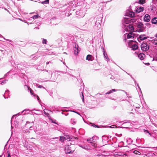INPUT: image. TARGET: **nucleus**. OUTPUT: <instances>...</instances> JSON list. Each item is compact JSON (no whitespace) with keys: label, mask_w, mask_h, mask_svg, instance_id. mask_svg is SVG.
Instances as JSON below:
<instances>
[{"label":"nucleus","mask_w":157,"mask_h":157,"mask_svg":"<svg viewBox=\"0 0 157 157\" xmlns=\"http://www.w3.org/2000/svg\"><path fill=\"white\" fill-rule=\"evenodd\" d=\"M90 143L91 144L92 146L94 147H97V144L95 143V141H93L90 142Z\"/></svg>","instance_id":"obj_25"},{"label":"nucleus","mask_w":157,"mask_h":157,"mask_svg":"<svg viewBox=\"0 0 157 157\" xmlns=\"http://www.w3.org/2000/svg\"><path fill=\"white\" fill-rule=\"evenodd\" d=\"M33 129V128L32 126H30L29 128V129L30 130H32Z\"/></svg>","instance_id":"obj_59"},{"label":"nucleus","mask_w":157,"mask_h":157,"mask_svg":"<svg viewBox=\"0 0 157 157\" xmlns=\"http://www.w3.org/2000/svg\"><path fill=\"white\" fill-rule=\"evenodd\" d=\"M117 90L115 89H112V90L109 91L105 94H111L113 92L116 91Z\"/></svg>","instance_id":"obj_20"},{"label":"nucleus","mask_w":157,"mask_h":157,"mask_svg":"<svg viewBox=\"0 0 157 157\" xmlns=\"http://www.w3.org/2000/svg\"><path fill=\"white\" fill-rule=\"evenodd\" d=\"M151 10H153V11H155L156 10L155 7L154 6H151Z\"/></svg>","instance_id":"obj_37"},{"label":"nucleus","mask_w":157,"mask_h":157,"mask_svg":"<svg viewBox=\"0 0 157 157\" xmlns=\"http://www.w3.org/2000/svg\"><path fill=\"white\" fill-rule=\"evenodd\" d=\"M80 50H74V54L75 56H77L80 52Z\"/></svg>","instance_id":"obj_27"},{"label":"nucleus","mask_w":157,"mask_h":157,"mask_svg":"<svg viewBox=\"0 0 157 157\" xmlns=\"http://www.w3.org/2000/svg\"><path fill=\"white\" fill-rule=\"evenodd\" d=\"M9 72H10V71H9L8 72H7L5 74V75H4V77L3 78H0V80H1V79H3L4 78H5L6 77H7L9 75Z\"/></svg>","instance_id":"obj_31"},{"label":"nucleus","mask_w":157,"mask_h":157,"mask_svg":"<svg viewBox=\"0 0 157 157\" xmlns=\"http://www.w3.org/2000/svg\"><path fill=\"white\" fill-rule=\"evenodd\" d=\"M61 113L62 114H64L66 116H67L68 115V113H64L63 112H61Z\"/></svg>","instance_id":"obj_52"},{"label":"nucleus","mask_w":157,"mask_h":157,"mask_svg":"<svg viewBox=\"0 0 157 157\" xmlns=\"http://www.w3.org/2000/svg\"><path fill=\"white\" fill-rule=\"evenodd\" d=\"M134 81V83H135V86H136V85H137V84H138L136 80H135V79H134V80H133Z\"/></svg>","instance_id":"obj_58"},{"label":"nucleus","mask_w":157,"mask_h":157,"mask_svg":"<svg viewBox=\"0 0 157 157\" xmlns=\"http://www.w3.org/2000/svg\"><path fill=\"white\" fill-rule=\"evenodd\" d=\"M134 54L137 55L139 58L140 60H142L144 59L145 55L143 53H141L140 54H138V52H135L134 53Z\"/></svg>","instance_id":"obj_9"},{"label":"nucleus","mask_w":157,"mask_h":157,"mask_svg":"<svg viewBox=\"0 0 157 157\" xmlns=\"http://www.w3.org/2000/svg\"><path fill=\"white\" fill-rule=\"evenodd\" d=\"M36 86L40 88H43L44 89H45V88L43 86L40 85H39L38 84H37L36 85Z\"/></svg>","instance_id":"obj_40"},{"label":"nucleus","mask_w":157,"mask_h":157,"mask_svg":"<svg viewBox=\"0 0 157 157\" xmlns=\"http://www.w3.org/2000/svg\"><path fill=\"white\" fill-rule=\"evenodd\" d=\"M127 141V142L128 143H132L133 142V140L131 138H129L128 139Z\"/></svg>","instance_id":"obj_39"},{"label":"nucleus","mask_w":157,"mask_h":157,"mask_svg":"<svg viewBox=\"0 0 157 157\" xmlns=\"http://www.w3.org/2000/svg\"><path fill=\"white\" fill-rule=\"evenodd\" d=\"M30 91L31 94L33 95L34 96V94H35L33 93V91L32 90H30Z\"/></svg>","instance_id":"obj_50"},{"label":"nucleus","mask_w":157,"mask_h":157,"mask_svg":"<svg viewBox=\"0 0 157 157\" xmlns=\"http://www.w3.org/2000/svg\"><path fill=\"white\" fill-rule=\"evenodd\" d=\"M141 49H149V47L147 44L144 43H142L141 45Z\"/></svg>","instance_id":"obj_14"},{"label":"nucleus","mask_w":157,"mask_h":157,"mask_svg":"<svg viewBox=\"0 0 157 157\" xmlns=\"http://www.w3.org/2000/svg\"><path fill=\"white\" fill-rule=\"evenodd\" d=\"M92 56L90 54L88 55L86 57V60L89 61H92L93 59H92Z\"/></svg>","instance_id":"obj_17"},{"label":"nucleus","mask_w":157,"mask_h":157,"mask_svg":"<svg viewBox=\"0 0 157 157\" xmlns=\"http://www.w3.org/2000/svg\"><path fill=\"white\" fill-rule=\"evenodd\" d=\"M142 50V51H143L147 52L149 50L146 49V50Z\"/></svg>","instance_id":"obj_63"},{"label":"nucleus","mask_w":157,"mask_h":157,"mask_svg":"<svg viewBox=\"0 0 157 157\" xmlns=\"http://www.w3.org/2000/svg\"><path fill=\"white\" fill-rule=\"evenodd\" d=\"M145 0H139V3L140 4H143L145 2Z\"/></svg>","instance_id":"obj_44"},{"label":"nucleus","mask_w":157,"mask_h":157,"mask_svg":"<svg viewBox=\"0 0 157 157\" xmlns=\"http://www.w3.org/2000/svg\"><path fill=\"white\" fill-rule=\"evenodd\" d=\"M49 2V0H45V1L42 2L41 3L43 4H48Z\"/></svg>","instance_id":"obj_30"},{"label":"nucleus","mask_w":157,"mask_h":157,"mask_svg":"<svg viewBox=\"0 0 157 157\" xmlns=\"http://www.w3.org/2000/svg\"><path fill=\"white\" fill-rule=\"evenodd\" d=\"M124 29L126 31H130V32L135 31L134 27L131 24L125 25L124 27Z\"/></svg>","instance_id":"obj_3"},{"label":"nucleus","mask_w":157,"mask_h":157,"mask_svg":"<svg viewBox=\"0 0 157 157\" xmlns=\"http://www.w3.org/2000/svg\"><path fill=\"white\" fill-rule=\"evenodd\" d=\"M73 46L74 48L76 49H78V45L75 43H74Z\"/></svg>","instance_id":"obj_33"},{"label":"nucleus","mask_w":157,"mask_h":157,"mask_svg":"<svg viewBox=\"0 0 157 157\" xmlns=\"http://www.w3.org/2000/svg\"><path fill=\"white\" fill-rule=\"evenodd\" d=\"M68 111H70V112H74V113H76L77 114H78V115H80V113H78V112H77L76 111H75V110H68Z\"/></svg>","instance_id":"obj_43"},{"label":"nucleus","mask_w":157,"mask_h":157,"mask_svg":"<svg viewBox=\"0 0 157 157\" xmlns=\"http://www.w3.org/2000/svg\"><path fill=\"white\" fill-rule=\"evenodd\" d=\"M126 155L125 154H124L123 153H118V155Z\"/></svg>","instance_id":"obj_51"},{"label":"nucleus","mask_w":157,"mask_h":157,"mask_svg":"<svg viewBox=\"0 0 157 157\" xmlns=\"http://www.w3.org/2000/svg\"><path fill=\"white\" fill-rule=\"evenodd\" d=\"M92 126L95 128H99L100 127L99 126L96 125L94 124H92Z\"/></svg>","instance_id":"obj_45"},{"label":"nucleus","mask_w":157,"mask_h":157,"mask_svg":"<svg viewBox=\"0 0 157 157\" xmlns=\"http://www.w3.org/2000/svg\"><path fill=\"white\" fill-rule=\"evenodd\" d=\"M151 55H149L150 57H153V59L157 61V50H150Z\"/></svg>","instance_id":"obj_4"},{"label":"nucleus","mask_w":157,"mask_h":157,"mask_svg":"<svg viewBox=\"0 0 157 157\" xmlns=\"http://www.w3.org/2000/svg\"><path fill=\"white\" fill-rule=\"evenodd\" d=\"M97 20L95 22V28H100L101 26L100 23L101 22V17L97 18Z\"/></svg>","instance_id":"obj_7"},{"label":"nucleus","mask_w":157,"mask_h":157,"mask_svg":"<svg viewBox=\"0 0 157 157\" xmlns=\"http://www.w3.org/2000/svg\"><path fill=\"white\" fill-rule=\"evenodd\" d=\"M34 96L36 97L37 99V100L40 103V104L41 102L39 97L36 94H34Z\"/></svg>","instance_id":"obj_26"},{"label":"nucleus","mask_w":157,"mask_h":157,"mask_svg":"<svg viewBox=\"0 0 157 157\" xmlns=\"http://www.w3.org/2000/svg\"><path fill=\"white\" fill-rule=\"evenodd\" d=\"M135 22L136 20H135L134 19L132 18L130 19L128 18L125 17L124 19V25H125V24H128L129 23H131V22L133 23Z\"/></svg>","instance_id":"obj_5"},{"label":"nucleus","mask_w":157,"mask_h":157,"mask_svg":"<svg viewBox=\"0 0 157 157\" xmlns=\"http://www.w3.org/2000/svg\"><path fill=\"white\" fill-rule=\"evenodd\" d=\"M82 93V95L81 96V97L82 98V101L83 102H84V96L83 94V93L82 92H81Z\"/></svg>","instance_id":"obj_42"},{"label":"nucleus","mask_w":157,"mask_h":157,"mask_svg":"<svg viewBox=\"0 0 157 157\" xmlns=\"http://www.w3.org/2000/svg\"><path fill=\"white\" fill-rule=\"evenodd\" d=\"M8 153L7 157H11L10 154L8 152Z\"/></svg>","instance_id":"obj_60"},{"label":"nucleus","mask_w":157,"mask_h":157,"mask_svg":"<svg viewBox=\"0 0 157 157\" xmlns=\"http://www.w3.org/2000/svg\"><path fill=\"white\" fill-rule=\"evenodd\" d=\"M134 14V13L133 12L130 11L129 10L127 11L125 13V16L128 17H133Z\"/></svg>","instance_id":"obj_13"},{"label":"nucleus","mask_w":157,"mask_h":157,"mask_svg":"<svg viewBox=\"0 0 157 157\" xmlns=\"http://www.w3.org/2000/svg\"><path fill=\"white\" fill-rule=\"evenodd\" d=\"M130 76L131 77V78L133 79V80H134L135 79L132 76V75H130Z\"/></svg>","instance_id":"obj_62"},{"label":"nucleus","mask_w":157,"mask_h":157,"mask_svg":"<svg viewBox=\"0 0 157 157\" xmlns=\"http://www.w3.org/2000/svg\"><path fill=\"white\" fill-rule=\"evenodd\" d=\"M44 71H45L47 72H48L49 73H50V72H51V71L50 70H43Z\"/></svg>","instance_id":"obj_57"},{"label":"nucleus","mask_w":157,"mask_h":157,"mask_svg":"<svg viewBox=\"0 0 157 157\" xmlns=\"http://www.w3.org/2000/svg\"><path fill=\"white\" fill-rule=\"evenodd\" d=\"M150 16L148 14H145L144 17V21L146 22H148L150 21Z\"/></svg>","instance_id":"obj_12"},{"label":"nucleus","mask_w":157,"mask_h":157,"mask_svg":"<svg viewBox=\"0 0 157 157\" xmlns=\"http://www.w3.org/2000/svg\"><path fill=\"white\" fill-rule=\"evenodd\" d=\"M148 38V37L147 36L145 35H141L139 36V37L138 38V40L139 41L140 40H144Z\"/></svg>","instance_id":"obj_10"},{"label":"nucleus","mask_w":157,"mask_h":157,"mask_svg":"<svg viewBox=\"0 0 157 157\" xmlns=\"http://www.w3.org/2000/svg\"><path fill=\"white\" fill-rule=\"evenodd\" d=\"M133 153H134L135 154H136V155H137V154L140 155L141 154V153L140 151H139L137 150H134L133 151Z\"/></svg>","instance_id":"obj_32"},{"label":"nucleus","mask_w":157,"mask_h":157,"mask_svg":"<svg viewBox=\"0 0 157 157\" xmlns=\"http://www.w3.org/2000/svg\"><path fill=\"white\" fill-rule=\"evenodd\" d=\"M151 22L152 24H156L157 23V17H154L153 18Z\"/></svg>","instance_id":"obj_18"},{"label":"nucleus","mask_w":157,"mask_h":157,"mask_svg":"<svg viewBox=\"0 0 157 157\" xmlns=\"http://www.w3.org/2000/svg\"><path fill=\"white\" fill-rule=\"evenodd\" d=\"M126 35L127 38L133 39L136 36V35L133 33V32H130L129 33L125 34Z\"/></svg>","instance_id":"obj_8"},{"label":"nucleus","mask_w":157,"mask_h":157,"mask_svg":"<svg viewBox=\"0 0 157 157\" xmlns=\"http://www.w3.org/2000/svg\"><path fill=\"white\" fill-rule=\"evenodd\" d=\"M38 14H37L36 15H34L33 17H31V18H33V19H36L38 17Z\"/></svg>","instance_id":"obj_34"},{"label":"nucleus","mask_w":157,"mask_h":157,"mask_svg":"<svg viewBox=\"0 0 157 157\" xmlns=\"http://www.w3.org/2000/svg\"><path fill=\"white\" fill-rule=\"evenodd\" d=\"M94 137H96V138H98V137L97 136H94L91 138H88V139H87V141L88 142H89V143L90 142L94 141L93 138H94Z\"/></svg>","instance_id":"obj_19"},{"label":"nucleus","mask_w":157,"mask_h":157,"mask_svg":"<svg viewBox=\"0 0 157 157\" xmlns=\"http://www.w3.org/2000/svg\"><path fill=\"white\" fill-rule=\"evenodd\" d=\"M27 110L28 111V110H29V109H25L23 111H22L21 113L19 112L15 115H13V116H12V119L17 115L19 116V115H20L22 113L24 112L25 111H26Z\"/></svg>","instance_id":"obj_22"},{"label":"nucleus","mask_w":157,"mask_h":157,"mask_svg":"<svg viewBox=\"0 0 157 157\" xmlns=\"http://www.w3.org/2000/svg\"><path fill=\"white\" fill-rule=\"evenodd\" d=\"M8 81V79H5L4 80H2L1 82V83L2 85H3V84H5L6 82Z\"/></svg>","instance_id":"obj_29"},{"label":"nucleus","mask_w":157,"mask_h":157,"mask_svg":"<svg viewBox=\"0 0 157 157\" xmlns=\"http://www.w3.org/2000/svg\"><path fill=\"white\" fill-rule=\"evenodd\" d=\"M144 132L145 133H149V134H151L149 132V131L147 130H145V129H144Z\"/></svg>","instance_id":"obj_47"},{"label":"nucleus","mask_w":157,"mask_h":157,"mask_svg":"<svg viewBox=\"0 0 157 157\" xmlns=\"http://www.w3.org/2000/svg\"><path fill=\"white\" fill-rule=\"evenodd\" d=\"M63 134L64 135L63 136L66 137H67V136H68V137L69 138V137H70V136H71V135H70L69 134L66 132H64V133H63Z\"/></svg>","instance_id":"obj_28"},{"label":"nucleus","mask_w":157,"mask_h":157,"mask_svg":"<svg viewBox=\"0 0 157 157\" xmlns=\"http://www.w3.org/2000/svg\"><path fill=\"white\" fill-rule=\"evenodd\" d=\"M103 50V54L104 58H105V59L106 60V61L108 62V61L109 60V58L107 56V54L106 51H105V50Z\"/></svg>","instance_id":"obj_15"},{"label":"nucleus","mask_w":157,"mask_h":157,"mask_svg":"<svg viewBox=\"0 0 157 157\" xmlns=\"http://www.w3.org/2000/svg\"><path fill=\"white\" fill-rule=\"evenodd\" d=\"M75 148L74 143V144L70 143V144H68L65 147V152L66 154L72 153L75 150Z\"/></svg>","instance_id":"obj_1"},{"label":"nucleus","mask_w":157,"mask_h":157,"mask_svg":"<svg viewBox=\"0 0 157 157\" xmlns=\"http://www.w3.org/2000/svg\"><path fill=\"white\" fill-rule=\"evenodd\" d=\"M136 24V26L138 29L137 31L139 32H143L144 29V25L141 22H138Z\"/></svg>","instance_id":"obj_2"},{"label":"nucleus","mask_w":157,"mask_h":157,"mask_svg":"<svg viewBox=\"0 0 157 157\" xmlns=\"http://www.w3.org/2000/svg\"><path fill=\"white\" fill-rule=\"evenodd\" d=\"M51 121H52V123H53L56 124H57L58 125V123L56 121V120L52 119V120H51Z\"/></svg>","instance_id":"obj_38"},{"label":"nucleus","mask_w":157,"mask_h":157,"mask_svg":"<svg viewBox=\"0 0 157 157\" xmlns=\"http://www.w3.org/2000/svg\"><path fill=\"white\" fill-rule=\"evenodd\" d=\"M9 90H6L3 95V97L5 99L7 98L8 96H9Z\"/></svg>","instance_id":"obj_16"},{"label":"nucleus","mask_w":157,"mask_h":157,"mask_svg":"<svg viewBox=\"0 0 157 157\" xmlns=\"http://www.w3.org/2000/svg\"><path fill=\"white\" fill-rule=\"evenodd\" d=\"M102 141H104L105 142H108V141H107V140L109 138V136H103L102 137Z\"/></svg>","instance_id":"obj_21"},{"label":"nucleus","mask_w":157,"mask_h":157,"mask_svg":"<svg viewBox=\"0 0 157 157\" xmlns=\"http://www.w3.org/2000/svg\"><path fill=\"white\" fill-rule=\"evenodd\" d=\"M124 142L123 141H121L120 143V144L121 145V146H122L124 145Z\"/></svg>","instance_id":"obj_53"},{"label":"nucleus","mask_w":157,"mask_h":157,"mask_svg":"<svg viewBox=\"0 0 157 157\" xmlns=\"http://www.w3.org/2000/svg\"><path fill=\"white\" fill-rule=\"evenodd\" d=\"M144 10V8L142 7H139V8L138 7L136 10V12L138 13H139L141 11H143Z\"/></svg>","instance_id":"obj_24"},{"label":"nucleus","mask_w":157,"mask_h":157,"mask_svg":"<svg viewBox=\"0 0 157 157\" xmlns=\"http://www.w3.org/2000/svg\"><path fill=\"white\" fill-rule=\"evenodd\" d=\"M65 137V138L66 139V138H67V139H66V140H67L68 141V140H69V138H70L68 137V136H67V137Z\"/></svg>","instance_id":"obj_61"},{"label":"nucleus","mask_w":157,"mask_h":157,"mask_svg":"<svg viewBox=\"0 0 157 157\" xmlns=\"http://www.w3.org/2000/svg\"><path fill=\"white\" fill-rule=\"evenodd\" d=\"M18 121H14V124H15V127H17L18 126Z\"/></svg>","instance_id":"obj_35"},{"label":"nucleus","mask_w":157,"mask_h":157,"mask_svg":"<svg viewBox=\"0 0 157 157\" xmlns=\"http://www.w3.org/2000/svg\"><path fill=\"white\" fill-rule=\"evenodd\" d=\"M27 132V130H25L24 131V132L25 133H26Z\"/></svg>","instance_id":"obj_64"},{"label":"nucleus","mask_w":157,"mask_h":157,"mask_svg":"<svg viewBox=\"0 0 157 157\" xmlns=\"http://www.w3.org/2000/svg\"><path fill=\"white\" fill-rule=\"evenodd\" d=\"M69 137V140L68 141H71L72 143H71V144H74V143L75 144V141L76 140H78V138L76 137H74L73 136H72L71 135V136Z\"/></svg>","instance_id":"obj_11"},{"label":"nucleus","mask_w":157,"mask_h":157,"mask_svg":"<svg viewBox=\"0 0 157 157\" xmlns=\"http://www.w3.org/2000/svg\"><path fill=\"white\" fill-rule=\"evenodd\" d=\"M129 47L132 49H137L138 46L134 41H131L128 44Z\"/></svg>","instance_id":"obj_6"},{"label":"nucleus","mask_w":157,"mask_h":157,"mask_svg":"<svg viewBox=\"0 0 157 157\" xmlns=\"http://www.w3.org/2000/svg\"><path fill=\"white\" fill-rule=\"evenodd\" d=\"M116 101H121L123 100H122V98H117L116 99Z\"/></svg>","instance_id":"obj_36"},{"label":"nucleus","mask_w":157,"mask_h":157,"mask_svg":"<svg viewBox=\"0 0 157 157\" xmlns=\"http://www.w3.org/2000/svg\"><path fill=\"white\" fill-rule=\"evenodd\" d=\"M42 42L43 44H46V43L47 42V40L46 39H42Z\"/></svg>","instance_id":"obj_41"},{"label":"nucleus","mask_w":157,"mask_h":157,"mask_svg":"<svg viewBox=\"0 0 157 157\" xmlns=\"http://www.w3.org/2000/svg\"><path fill=\"white\" fill-rule=\"evenodd\" d=\"M144 63V64H145V65H146L147 66H149L150 64V63Z\"/></svg>","instance_id":"obj_56"},{"label":"nucleus","mask_w":157,"mask_h":157,"mask_svg":"<svg viewBox=\"0 0 157 157\" xmlns=\"http://www.w3.org/2000/svg\"><path fill=\"white\" fill-rule=\"evenodd\" d=\"M44 114L47 116L48 117H49L50 116L49 114L48 113L46 112L45 111H44Z\"/></svg>","instance_id":"obj_49"},{"label":"nucleus","mask_w":157,"mask_h":157,"mask_svg":"<svg viewBox=\"0 0 157 157\" xmlns=\"http://www.w3.org/2000/svg\"><path fill=\"white\" fill-rule=\"evenodd\" d=\"M67 138L66 139L65 137L63 136H59V140L62 142H64Z\"/></svg>","instance_id":"obj_23"},{"label":"nucleus","mask_w":157,"mask_h":157,"mask_svg":"<svg viewBox=\"0 0 157 157\" xmlns=\"http://www.w3.org/2000/svg\"><path fill=\"white\" fill-rule=\"evenodd\" d=\"M71 121L72 122H73V123H72V124H75L76 123V121H75V120L74 119H71Z\"/></svg>","instance_id":"obj_48"},{"label":"nucleus","mask_w":157,"mask_h":157,"mask_svg":"<svg viewBox=\"0 0 157 157\" xmlns=\"http://www.w3.org/2000/svg\"><path fill=\"white\" fill-rule=\"evenodd\" d=\"M137 87H138V88L139 89L140 91L141 92V89L138 84H137ZM141 93H142V92H141Z\"/></svg>","instance_id":"obj_54"},{"label":"nucleus","mask_w":157,"mask_h":157,"mask_svg":"<svg viewBox=\"0 0 157 157\" xmlns=\"http://www.w3.org/2000/svg\"><path fill=\"white\" fill-rule=\"evenodd\" d=\"M79 146L84 149H86L87 147L85 145H80Z\"/></svg>","instance_id":"obj_46"},{"label":"nucleus","mask_w":157,"mask_h":157,"mask_svg":"<svg viewBox=\"0 0 157 157\" xmlns=\"http://www.w3.org/2000/svg\"><path fill=\"white\" fill-rule=\"evenodd\" d=\"M69 5L70 6H72L73 5H74V4H73V3L72 2H70L69 3Z\"/></svg>","instance_id":"obj_55"}]
</instances>
